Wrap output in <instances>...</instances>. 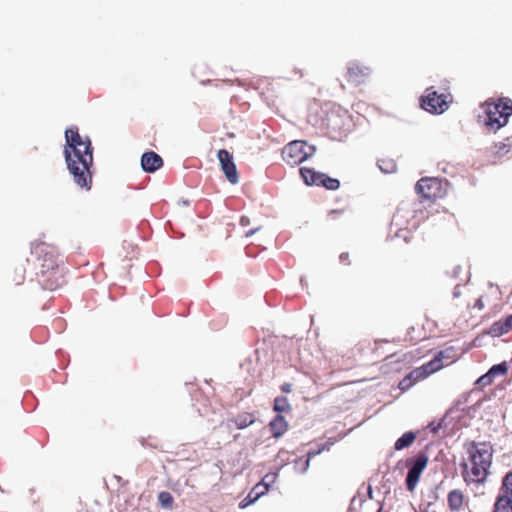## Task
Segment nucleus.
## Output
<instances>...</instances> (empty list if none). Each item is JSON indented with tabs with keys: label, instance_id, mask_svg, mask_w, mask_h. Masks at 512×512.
<instances>
[{
	"label": "nucleus",
	"instance_id": "1",
	"mask_svg": "<svg viewBox=\"0 0 512 512\" xmlns=\"http://www.w3.org/2000/svg\"><path fill=\"white\" fill-rule=\"evenodd\" d=\"M66 145L64 149L67 169L74 183L81 189L89 191L92 187L93 148L91 140L82 136L76 126L65 131Z\"/></svg>",
	"mask_w": 512,
	"mask_h": 512
},
{
	"label": "nucleus",
	"instance_id": "2",
	"mask_svg": "<svg viewBox=\"0 0 512 512\" xmlns=\"http://www.w3.org/2000/svg\"><path fill=\"white\" fill-rule=\"evenodd\" d=\"M467 453V460L461 463V475L464 482L467 485L485 483L492 464V446L485 442H472Z\"/></svg>",
	"mask_w": 512,
	"mask_h": 512
},
{
	"label": "nucleus",
	"instance_id": "3",
	"mask_svg": "<svg viewBox=\"0 0 512 512\" xmlns=\"http://www.w3.org/2000/svg\"><path fill=\"white\" fill-rule=\"evenodd\" d=\"M32 254L39 262L43 285L49 290H56L64 284V274L59 269L58 251L56 247L40 242L32 246Z\"/></svg>",
	"mask_w": 512,
	"mask_h": 512
},
{
	"label": "nucleus",
	"instance_id": "4",
	"mask_svg": "<svg viewBox=\"0 0 512 512\" xmlns=\"http://www.w3.org/2000/svg\"><path fill=\"white\" fill-rule=\"evenodd\" d=\"M483 107L486 114L484 124L492 131L504 127L512 115V100L507 97L499 98L496 102L487 100Z\"/></svg>",
	"mask_w": 512,
	"mask_h": 512
},
{
	"label": "nucleus",
	"instance_id": "5",
	"mask_svg": "<svg viewBox=\"0 0 512 512\" xmlns=\"http://www.w3.org/2000/svg\"><path fill=\"white\" fill-rule=\"evenodd\" d=\"M314 153V146H309L305 141L295 140L283 148L282 158L288 165L296 166L310 158Z\"/></svg>",
	"mask_w": 512,
	"mask_h": 512
},
{
	"label": "nucleus",
	"instance_id": "6",
	"mask_svg": "<svg viewBox=\"0 0 512 512\" xmlns=\"http://www.w3.org/2000/svg\"><path fill=\"white\" fill-rule=\"evenodd\" d=\"M451 101L450 94H439L433 87H430L426 89L425 95L420 98V105L429 113L442 114L448 109Z\"/></svg>",
	"mask_w": 512,
	"mask_h": 512
},
{
	"label": "nucleus",
	"instance_id": "7",
	"mask_svg": "<svg viewBox=\"0 0 512 512\" xmlns=\"http://www.w3.org/2000/svg\"><path fill=\"white\" fill-rule=\"evenodd\" d=\"M415 190L423 198L435 200L446 195L447 182L435 177H424L417 182Z\"/></svg>",
	"mask_w": 512,
	"mask_h": 512
},
{
	"label": "nucleus",
	"instance_id": "8",
	"mask_svg": "<svg viewBox=\"0 0 512 512\" xmlns=\"http://www.w3.org/2000/svg\"><path fill=\"white\" fill-rule=\"evenodd\" d=\"M299 172L306 185L324 187L328 190H337L340 186L338 179L329 177L327 174L318 172L313 168L302 167Z\"/></svg>",
	"mask_w": 512,
	"mask_h": 512
},
{
	"label": "nucleus",
	"instance_id": "9",
	"mask_svg": "<svg viewBox=\"0 0 512 512\" xmlns=\"http://www.w3.org/2000/svg\"><path fill=\"white\" fill-rule=\"evenodd\" d=\"M428 461V456L423 452L418 453L413 458L407 459L406 466L409 468V470L406 476L405 484L408 491H414L422 472L427 467Z\"/></svg>",
	"mask_w": 512,
	"mask_h": 512
},
{
	"label": "nucleus",
	"instance_id": "10",
	"mask_svg": "<svg viewBox=\"0 0 512 512\" xmlns=\"http://www.w3.org/2000/svg\"><path fill=\"white\" fill-rule=\"evenodd\" d=\"M217 157L228 181L232 184H236L239 180V176L236 165L232 160V155L226 149H220L217 153Z\"/></svg>",
	"mask_w": 512,
	"mask_h": 512
},
{
	"label": "nucleus",
	"instance_id": "11",
	"mask_svg": "<svg viewBox=\"0 0 512 512\" xmlns=\"http://www.w3.org/2000/svg\"><path fill=\"white\" fill-rule=\"evenodd\" d=\"M469 504V499L461 489L450 490L447 494V506L450 512H460Z\"/></svg>",
	"mask_w": 512,
	"mask_h": 512
},
{
	"label": "nucleus",
	"instance_id": "12",
	"mask_svg": "<svg viewBox=\"0 0 512 512\" xmlns=\"http://www.w3.org/2000/svg\"><path fill=\"white\" fill-rule=\"evenodd\" d=\"M141 166L145 172L153 173L163 166V159L157 153L148 151L141 157Z\"/></svg>",
	"mask_w": 512,
	"mask_h": 512
},
{
	"label": "nucleus",
	"instance_id": "13",
	"mask_svg": "<svg viewBox=\"0 0 512 512\" xmlns=\"http://www.w3.org/2000/svg\"><path fill=\"white\" fill-rule=\"evenodd\" d=\"M439 371V366L437 364V361H429L422 366L415 368L412 370L409 375L410 378L414 381V383H417L420 380H423L427 378L432 373H435Z\"/></svg>",
	"mask_w": 512,
	"mask_h": 512
},
{
	"label": "nucleus",
	"instance_id": "14",
	"mask_svg": "<svg viewBox=\"0 0 512 512\" xmlns=\"http://www.w3.org/2000/svg\"><path fill=\"white\" fill-rule=\"evenodd\" d=\"M288 422L285 417L278 414L269 423L270 431L274 438H279L288 430Z\"/></svg>",
	"mask_w": 512,
	"mask_h": 512
},
{
	"label": "nucleus",
	"instance_id": "15",
	"mask_svg": "<svg viewBox=\"0 0 512 512\" xmlns=\"http://www.w3.org/2000/svg\"><path fill=\"white\" fill-rule=\"evenodd\" d=\"M256 418L253 413L241 412L229 421L233 423L238 429H245L255 422Z\"/></svg>",
	"mask_w": 512,
	"mask_h": 512
},
{
	"label": "nucleus",
	"instance_id": "16",
	"mask_svg": "<svg viewBox=\"0 0 512 512\" xmlns=\"http://www.w3.org/2000/svg\"><path fill=\"white\" fill-rule=\"evenodd\" d=\"M493 512H512V498L500 493L494 503Z\"/></svg>",
	"mask_w": 512,
	"mask_h": 512
},
{
	"label": "nucleus",
	"instance_id": "17",
	"mask_svg": "<svg viewBox=\"0 0 512 512\" xmlns=\"http://www.w3.org/2000/svg\"><path fill=\"white\" fill-rule=\"evenodd\" d=\"M417 435L412 431L405 432L400 438H398L394 444L395 450H403L410 447L416 440Z\"/></svg>",
	"mask_w": 512,
	"mask_h": 512
},
{
	"label": "nucleus",
	"instance_id": "18",
	"mask_svg": "<svg viewBox=\"0 0 512 512\" xmlns=\"http://www.w3.org/2000/svg\"><path fill=\"white\" fill-rule=\"evenodd\" d=\"M454 357V348L449 347L445 350L438 352L437 355L431 361H437L440 370L444 366V360H446L447 363H452L454 361Z\"/></svg>",
	"mask_w": 512,
	"mask_h": 512
},
{
	"label": "nucleus",
	"instance_id": "19",
	"mask_svg": "<svg viewBox=\"0 0 512 512\" xmlns=\"http://www.w3.org/2000/svg\"><path fill=\"white\" fill-rule=\"evenodd\" d=\"M411 214L409 209L406 208H399L396 213L393 215L392 218V225H395L399 230L401 229H410L409 223L405 226H403V220Z\"/></svg>",
	"mask_w": 512,
	"mask_h": 512
},
{
	"label": "nucleus",
	"instance_id": "20",
	"mask_svg": "<svg viewBox=\"0 0 512 512\" xmlns=\"http://www.w3.org/2000/svg\"><path fill=\"white\" fill-rule=\"evenodd\" d=\"M273 410L277 413H289L292 410L291 404L284 396H278L274 399Z\"/></svg>",
	"mask_w": 512,
	"mask_h": 512
},
{
	"label": "nucleus",
	"instance_id": "21",
	"mask_svg": "<svg viewBox=\"0 0 512 512\" xmlns=\"http://www.w3.org/2000/svg\"><path fill=\"white\" fill-rule=\"evenodd\" d=\"M371 76V70L368 67L357 66L354 69V83L360 84L365 83Z\"/></svg>",
	"mask_w": 512,
	"mask_h": 512
},
{
	"label": "nucleus",
	"instance_id": "22",
	"mask_svg": "<svg viewBox=\"0 0 512 512\" xmlns=\"http://www.w3.org/2000/svg\"><path fill=\"white\" fill-rule=\"evenodd\" d=\"M511 150V144L506 142L495 143L492 148V153L495 157H503L508 154Z\"/></svg>",
	"mask_w": 512,
	"mask_h": 512
},
{
	"label": "nucleus",
	"instance_id": "23",
	"mask_svg": "<svg viewBox=\"0 0 512 512\" xmlns=\"http://www.w3.org/2000/svg\"><path fill=\"white\" fill-rule=\"evenodd\" d=\"M379 168L385 173H393L397 169V164L392 159L382 158L378 160Z\"/></svg>",
	"mask_w": 512,
	"mask_h": 512
},
{
	"label": "nucleus",
	"instance_id": "24",
	"mask_svg": "<svg viewBox=\"0 0 512 512\" xmlns=\"http://www.w3.org/2000/svg\"><path fill=\"white\" fill-rule=\"evenodd\" d=\"M501 494L512 498V471L508 472L502 481Z\"/></svg>",
	"mask_w": 512,
	"mask_h": 512
},
{
	"label": "nucleus",
	"instance_id": "25",
	"mask_svg": "<svg viewBox=\"0 0 512 512\" xmlns=\"http://www.w3.org/2000/svg\"><path fill=\"white\" fill-rule=\"evenodd\" d=\"M508 329L506 328V326H504V321L503 320H499V321H496L494 322L491 327H490V330H489V333L493 336H501L503 334H506L508 333Z\"/></svg>",
	"mask_w": 512,
	"mask_h": 512
},
{
	"label": "nucleus",
	"instance_id": "26",
	"mask_svg": "<svg viewBox=\"0 0 512 512\" xmlns=\"http://www.w3.org/2000/svg\"><path fill=\"white\" fill-rule=\"evenodd\" d=\"M508 366L506 362H502L500 364L493 365L490 369V375H492L494 378L497 376H504L507 374Z\"/></svg>",
	"mask_w": 512,
	"mask_h": 512
},
{
	"label": "nucleus",
	"instance_id": "27",
	"mask_svg": "<svg viewBox=\"0 0 512 512\" xmlns=\"http://www.w3.org/2000/svg\"><path fill=\"white\" fill-rule=\"evenodd\" d=\"M268 491V484L265 483L264 480H262L260 483L256 484L252 490H251V494L255 496H253V499H258L261 495L265 494L266 492Z\"/></svg>",
	"mask_w": 512,
	"mask_h": 512
},
{
	"label": "nucleus",
	"instance_id": "28",
	"mask_svg": "<svg viewBox=\"0 0 512 512\" xmlns=\"http://www.w3.org/2000/svg\"><path fill=\"white\" fill-rule=\"evenodd\" d=\"M493 380L494 377L490 375V372L488 371L486 374L478 378L476 384L481 387H485L491 385L493 383Z\"/></svg>",
	"mask_w": 512,
	"mask_h": 512
},
{
	"label": "nucleus",
	"instance_id": "29",
	"mask_svg": "<svg viewBox=\"0 0 512 512\" xmlns=\"http://www.w3.org/2000/svg\"><path fill=\"white\" fill-rule=\"evenodd\" d=\"M159 501L166 507H170L173 504V497L169 492H161L159 494Z\"/></svg>",
	"mask_w": 512,
	"mask_h": 512
},
{
	"label": "nucleus",
	"instance_id": "30",
	"mask_svg": "<svg viewBox=\"0 0 512 512\" xmlns=\"http://www.w3.org/2000/svg\"><path fill=\"white\" fill-rule=\"evenodd\" d=\"M414 384H415L414 381L412 380V378H410V375L408 374L403 380L400 381L399 388L402 391H405V390L409 389L411 386H413Z\"/></svg>",
	"mask_w": 512,
	"mask_h": 512
},
{
	"label": "nucleus",
	"instance_id": "31",
	"mask_svg": "<svg viewBox=\"0 0 512 512\" xmlns=\"http://www.w3.org/2000/svg\"><path fill=\"white\" fill-rule=\"evenodd\" d=\"M253 496L254 495H252L251 491H250L249 494L247 495V497L240 502V504H239L240 508H245L248 505H250L251 503L255 502L257 499H253Z\"/></svg>",
	"mask_w": 512,
	"mask_h": 512
},
{
	"label": "nucleus",
	"instance_id": "32",
	"mask_svg": "<svg viewBox=\"0 0 512 512\" xmlns=\"http://www.w3.org/2000/svg\"><path fill=\"white\" fill-rule=\"evenodd\" d=\"M339 260H340L341 264H343L345 266L350 265V254H349V252L341 253L340 256H339Z\"/></svg>",
	"mask_w": 512,
	"mask_h": 512
},
{
	"label": "nucleus",
	"instance_id": "33",
	"mask_svg": "<svg viewBox=\"0 0 512 512\" xmlns=\"http://www.w3.org/2000/svg\"><path fill=\"white\" fill-rule=\"evenodd\" d=\"M324 449H325V447L323 446V447H322V448H320V449H317V450H311V451H309V452H308V454H307V457H308V459H307V464L309 463V460H310L311 458H313V457H315L316 455L320 454V453H321V451H322V450H324Z\"/></svg>",
	"mask_w": 512,
	"mask_h": 512
},
{
	"label": "nucleus",
	"instance_id": "34",
	"mask_svg": "<svg viewBox=\"0 0 512 512\" xmlns=\"http://www.w3.org/2000/svg\"><path fill=\"white\" fill-rule=\"evenodd\" d=\"M504 326L508 329V331L512 330V314L506 317L504 320Z\"/></svg>",
	"mask_w": 512,
	"mask_h": 512
},
{
	"label": "nucleus",
	"instance_id": "35",
	"mask_svg": "<svg viewBox=\"0 0 512 512\" xmlns=\"http://www.w3.org/2000/svg\"><path fill=\"white\" fill-rule=\"evenodd\" d=\"M24 278H25L24 271H22L21 273L16 275V277L14 278V281L16 282L17 285H19V284L23 283Z\"/></svg>",
	"mask_w": 512,
	"mask_h": 512
},
{
	"label": "nucleus",
	"instance_id": "36",
	"mask_svg": "<svg viewBox=\"0 0 512 512\" xmlns=\"http://www.w3.org/2000/svg\"><path fill=\"white\" fill-rule=\"evenodd\" d=\"M281 391L283 393H290L292 391V385L290 383H284L281 385Z\"/></svg>",
	"mask_w": 512,
	"mask_h": 512
},
{
	"label": "nucleus",
	"instance_id": "37",
	"mask_svg": "<svg viewBox=\"0 0 512 512\" xmlns=\"http://www.w3.org/2000/svg\"><path fill=\"white\" fill-rule=\"evenodd\" d=\"M484 307H485V305H484L482 298H478L474 303V308H477L478 310H482V309H484Z\"/></svg>",
	"mask_w": 512,
	"mask_h": 512
},
{
	"label": "nucleus",
	"instance_id": "38",
	"mask_svg": "<svg viewBox=\"0 0 512 512\" xmlns=\"http://www.w3.org/2000/svg\"><path fill=\"white\" fill-rule=\"evenodd\" d=\"M343 211L342 210H332L329 215L330 217L333 219V220H336L337 216L342 214Z\"/></svg>",
	"mask_w": 512,
	"mask_h": 512
},
{
	"label": "nucleus",
	"instance_id": "39",
	"mask_svg": "<svg viewBox=\"0 0 512 512\" xmlns=\"http://www.w3.org/2000/svg\"><path fill=\"white\" fill-rule=\"evenodd\" d=\"M249 223H250V220L248 217H246V216L241 217L240 224L242 226H247V225H249Z\"/></svg>",
	"mask_w": 512,
	"mask_h": 512
},
{
	"label": "nucleus",
	"instance_id": "40",
	"mask_svg": "<svg viewBox=\"0 0 512 512\" xmlns=\"http://www.w3.org/2000/svg\"><path fill=\"white\" fill-rule=\"evenodd\" d=\"M258 230H259V228L251 229V230L246 232L245 236L246 237H250V236H252Z\"/></svg>",
	"mask_w": 512,
	"mask_h": 512
},
{
	"label": "nucleus",
	"instance_id": "41",
	"mask_svg": "<svg viewBox=\"0 0 512 512\" xmlns=\"http://www.w3.org/2000/svg\"><path fill=\"white\" fill-rule=\"evenodd\" d=\"M416 226H417V225H416V223H413V224L411 225V228H416Z\"/></svg>",
	"mask_w": 512,
	"mask_h": 512
}]
</instances>
